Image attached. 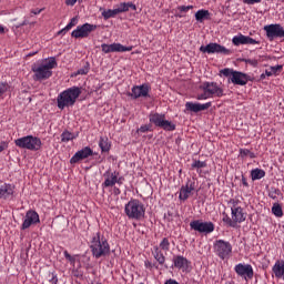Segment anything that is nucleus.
Returning a JSON list of instances; mask_svg holds the SVG:
<instances>
[{
    "label": "nucleus",
    "mask_w": 284,
    "mask_h": 284,
    "mask_svg": "<svg viewBox=\"0 0 284 284\" xmlns=\"http://www.w3.org/2000/svg\"><path fill=\"white\" fill-rule=\"evenodd\" d=\"M74 139H77V136H74V133H72L70 131H63L61 134L62 143H68L69 141H74Z\"/></svg>",
    "instance_id": "obj_32"
},
{
    "label": "nucleus",
    "mask_w": 284,
    "mask_h": 284,
    "mask_svg": "<svg viewBox=\"0 0 284 284\" xmlns=\"http://www.w3.org/2000/svg\"><path fill=\"white\" fill-rule=\"evenodd\" d=\"M196 172L200 176H203V174H205V172H203V169H196Z\"/></svg>",
    "instance_id": "obj_57"
},
{
    "label": "nucleus",
    "mask_w": 284,
    "mask_h": 284,
    "mask_svg": "<svg viewBox=\"0 0 284 284\" xmlns=\"http://www.w3.org/2000/svg\"><path fill=\"white\" fill-rule=\"evenodd\" d=\"M108 185H109V182H108V179H105L104 182L102 183L103 190H105V187H108Z\"/></svg>",
    "instance_id": "obj_60"
},
{
    "label": "nucleus",
    "mask_w": 284,
    "mask_h": 284,
    "mask_svg": "<svg viewBox=\"0 0 284 284\" xmlns=\"http://www.w3.org/2000/svg\"><path fill=\"white\" fill-rule=\"evenodd\" d=\"M232 43L234 45H254L256 43H258V41H256L255 39L248 37V36H235L232 39Z\"/></svg>",
    "instance_id": "obj_21"
},
{
    "label": "nucleus",
    "mask_w": 284,
    "mask_h": 284,
    "mask_svg": "<svg viewBox=\"0 0 284 284\" xmlns=\"http://www.w3.org/2000/svg\"><path fill=\"white\" fill-rule=\"evenodd\" d=\"M213 252L221 261H230L232 256V243L225 240H216L213 243Z\"/></svg>",
    "instance_id": "obj_5"
},
{
    "label": "nucleus",
    "mask_w": 284,
    "mask_h": 284,
    "mask_svg": "<svg viewBox=\"0 0 284 284\" xmlns=\"http://www.w3.org/2000/svg\"><path fill=\"white\" fill-rule=\"evenodd\" d=\"M49 276H50L49 283H52V284L59 283V277H57L54 273L49 274Z\"/></svg>",
    "instance_id": "obj_47"
},
{
    "label": "nucleus",
    "mask_w": 284,
    "mask_h": 284,
    "mask_svg": "<svg viewBox=\"0 0 284 284\" xmlns=\"http://www.w3.org/2000/svg\"><path fill=\"white\" fill-rule=\"evenodd\" d=\"M160 250H163L164 252H170V240L168 237H164L160 242Z\"/></svg>",
    "instance_id": "obj_38"
},
{
    "label": "nucleus",
    "mask_w": 284,
    "mask_h": 284,
    "mask_svg": "<svg viewBox=\"0 0 284 284\" xmlns=\"http://www.w3.org/2000/svg\"><path fill=\"white\" fill-rule=\"evenodd\" d=\"M100 12H101L102 17H103L105 20H108V11L105 10V8L100 7Z\"/></svg>",
    "instance_id": "obj_51"
},
{
    "label": "nucleus",
    "mask_w": 284,
    "mask_h": 284,
    "mask_svg": "<svg viewBox=\"0 0 284 284\" xmlns=\"http://www.w3.org/2000/svg\"><path fill=\"white\" fill-rule=\"evenodd\" d=\"M94 154V151L90 146H85L82 150H79L74 153V155L70 159L71 165H74L77 163H81V161H84V159H89V156H92Z\"/></svg>",
    "instance_id": "obj_16"
},
{
    "label": "nucleus",
    "mask_w": 284,
    "mask_h": 284,
    "mask_svg": "<svg viewBox=\"0 0 284 284\" xmlns=\"http://www.w3.org/2000/svg\"><path fill=\"white\" fill-rule=\"evenodd\" d=\"M178 10L179 12H189V10H194V6H180Z\"/></svg>",
    "instance_id": "obj_44"
},
{
    "label": "nucleus",
    "mask_w": 284,
    "mask_h": 284,
    "mask_svg": "<svg viewBox=\"0 0 284 284\" xmlns=\"http://www.w3.org/2000/svg\"><path fill=\"white\" fill-rule=\"evenodd\" d=\"M195 185H196L195 182H187L186 185L182 186L180 189V195H179L180 201H187L192 192H194Z\"/></svg>",
    "instance_id": "obj_22"
},
{
    "label": "nucleus",
    "mask_w": 284,
    "mask_h": 284,
    "mask_svg": "<svg viewBox=\"0 0 284 284\" xmlns=\"http://www.w3.org/2000/svg\"><path fill=\"white\" fill-rule=\"evenodd\" d=\"M266 77H276V73H274V72L262 73L260 77L261 81H263V79H265Z\"/></svg>",
    "instance_id": "obj_48"
},
{
    "label": "nucleus",
    "mask_w": 284,
    "mask_h": 284,
    "mask_svg": "<svg viewBox=\"0 0 284 284\" xmlns=\"http://www.w3.org/2000/svg\"><path fill=\"white\" fill-rule=\"evenodd\" d=\"M124 212L128 219L142 221V219H145V204L140 200L132 199L125 204Z\"/></svg>",
    "instance_id": "obj_2"
},
{
    "label": "nucleus",
    "mask_w": 284,
    "mask_h": 284,
    "mask_svg": "<svg viewBox=\"0 0 284 284\" xmlns=\"http://www.w3.org/2000/svg\"><path fill=\"white\" fill-rule=\"evenodd\" d=\"M37 223H41L39 213H37V211L29 210L26 213L21 230H28L31 225H37Z\"/></svg>",
    "instance_id": "obj_15"
},
{
    "label": "nucleus",
    "mask_w": 284,
    "mask_h": 284,
    "mask_svg": "<svg viewBox=\"0 0 284 284\" xmlns=\"http://www.w3.org/2000/svg\"><path fill=\"white\" fill-rule=\"evenodd\" d=\"M102 50L108 54V44H102Z\"/></svg>",
    "instance_id": "obj_61"
},
{
    "label": "nucleus",
    "mask_w": 284,
    "mask_h": 284,
    "mask_svg": "<svg viewBox=\"0 0 284 284\" xmlns=\"http://www.w3.org/2000/svg\"><path fill=\"white\" fill-rule=\"evenodd\" d=\"M200 90H203V93L196 95L197 101H206V99H213V97L221 99L224 95L223 89L216 82H204L200 85Z\"/></svg>",
    "instance_id": "obj_3"
},
{
    "label": "nucleus",
    "mask_w": 284,
    "mask_h": 284,
    "mask_svg": "<svg viewBox=\"0 0 284 284\" xmlns=\"http://www.w3.org/2000/svg\"><path fill=\"white\" fill-rule=\"evenodd\" d=\"M115 183H119L121 185L122 182L121 179L116 176V173H113L111 175V180L108 181V186L110 187V185H115Z\"/></svg>",
    "instance_id": "obj_40"
},
{
    "label": "nucleus",
    "mask_w": 284,
    "mask_h": 284,
    "mask_svg": "<svg viewBox=\"0 0 284 284\" xmlns=\"http://www.w3.org/2000/svg\"><path fill=\"white\" fill-rule=\"evenodd\" d=\"M222 74L224 77H230L231 74V81L234 85H247L248 81H254V77L243 72H223Z\"/></svg>",
    "instance_id": "obj_10"
},
{
    "label": "nucleus",
    "mask_w": 284,
    "mask_h": 284,
    "mask_svg": "<svg viewBox=\"0 0 284 284\" xmlns=\"http://www.w3.org/2000/svg\"><path fill=\"white\" fill-rule=\"evenodd\" d=\"M246 63H248L250 65H253V68H256L258 65L257 60H246Z\"/></svg>",
    "instance_id": "obj_52"
},
{
    "label": "nucleus",
    "mask_w": 284,
    "mask_h": 284,
    "mask_svg": "<svg viewBox=\"0 0 284 284\" xmlns=\"http://www.w3.org/2000/svg\"><path fill=\"white\" fill-rule=\"evenodd\" d=\"M246 6H254V3H261V0H243Z\"/></svg>",
    "instance_id": "obj_49"
},
{
    "label": "nucleus",
    "mask_w": 284,
    "mask_h": 284,
    "mask_svg": "<svg viewBox=\"0 0 284 284\" xmlns=\"http://www.w3.org/2000/svg\"><path fill=\"white\" fill-rule=\"evenodd\" d=\"M210 108H212V102H206L204 104L194 102L185 103V110H187L189 112H203L204 110H210Z\"/></svg>",
    "instance_id": "obj_20"
},
{
    "label": "nucleus",
    "mask_w": 284,
    "mask_h": 284,
    "mask_svg": "<svg viewBox=\"0 0 284 284\" xmlns=\"http://www.w3.org/2000/svg\"><path fill=\"white\" fill-rule=\"evenodd\" d=\"M242 185H244V187H250V184L247 183V179L245 176H242Z\"/></svg>",
    "instance_id": "obj_55"
},
{
    "label": "nucleus",
    "mask_w": 284,
    "mask_h": 284,
    "mask_svg": "<svg viewBox=\"0 0 284 284\" xmlns=\"http://www.w3.org/2000/svg\"><path fill=\"white\" fill-rule=\"evenodd\" d=\"M57 65V58L51 57L42 60V63L38 67L37 72H50V70H54Z\"/></svg>",
    "instance_id": "obj_19"
},
{
    "label": "nucleus",
    "mask_w": 284,
    "mask_h": 284,
    "mask_svg": "<svg viewBox=\"0 0 284 284\" xmlns=\"http://www.w3.org/2000/svg\"><path fill=\"white\" fill-rule=\"evenodd\" d=\"M116 14H121V11L119 9V7L116 9L113 10H108V18L110 19V17H116Z\"/></svg>",
    "instance_id": "obj_45"
},
{
    "label": "nucleus",
    "mask_w": 284,
    "mask_h": 284,
    "mask_svg": "<svg viewBox=\"0 0 284 284\" xmlns=\"http://www.w3.org/2000/svg\"><path fill=\"white\" fill-rule=\"evenodd\" d=\"M97 30V24L84 23L82 26H78L75 30L72 31L71 37L73 39H85L90 37V33Z\"/></svg>",
    "instance_id": "obj_11"
},
{
    "label": "nucleus",
    "mask_w": 284,
    "mask_h": 284,
    "mask_svg": "<svg viewBox=\"0 0 284 284\" xmlns=\"http://www.w3.org/2000/svg\"><path fill=\"white\" fill-rule=\"evenodd\" d=\"M108 52H132V47H124L121 43H113L108 47Z\"/></svg>",
    "instance_id": "obj_25"
},
{
    "label": "nucleus",
    "mask_w": 284,
    "mask_h": 284,
    "mask_svg": "<svg viewBox=\"0 0 284 284\" xmlns=\"http://www.w3.org/2000/svg\"><path fill=\"white\" fill-rule=\"evenodd\" d=\"M231 216L235 223V226L239 225V223H245V220L247 219V215L245 212H243V207L240 206V209H233L231 211Z\"/></svg>",
    "instance_id": "obj_24"
},
{
    "label": "nucleus",
    "mask_w": 284,
    "mask_h": 284,
    "mask_svg": "<svg viewBox=\"0 0 284 284\" xmlns=\"http://www.w3.org/2000/svg\"><path fill=\"white\" fill-rule=\"evenodd\" d=\"M190 227L199 234H212L215 230V225L212 222H203V220H193L190 222Z\"/></svg>",
    "instance_id": "obj_7"
},
{
    "label": "nucleus",
    "mask_w": 284,
    "mask_h": 284,
    "mask_svg": "<svg viewBox=\"0 0 284 284\" xmlns=\"http://www.w3.org/2000/svg\"><path fill=\"white\" fill-rule=\"evenodd\" d=\"M229 204L231 205V212H232L233 210H236V209H240V207H241V206H239V201H237V200H234V199L230 200Z\"/></svg>",
    "instance_id": "obj_46"
},
{
    "label": "nucleus",
    "mask_w": 284,
    "mask_h": 284,
    "mask_svg": "<svg viewBox=\"0 0 284 284\" xmlns=\"http://www.w3.org/2000/svg\"><path fill=\"white\" fill-rule=\"evenodd\" d=\"M90 248L95 258H101V256H105V253L108 252V244L105 242H101L99 236H93Z\"/></svg>",
    "instance_id": "obj_8"
},
{
    "label": "nucleus",
    "mask_w": 284,
    "mask_h": 284,
    "mask_svg": "<svg viewBox=\"0 0 284 284\" xmlns=\"http://www.w3.org/2000/svg\"><path fill=\"white\" fill-rule=\"evenodd\" d=\"M67 3L68 6H74V3H77V0H68Z\"/></svg>",
    "instance_id": "obj_59"
},
{
    "label": "nucleus",
    "mask_w": 284,
    "mask_h": 284,
    "mask_svg": "<svg viewBox=\"0 0 284 284\" xmlns=\"http://www.w3.org/2000/svg\"><path fill=\"white\" fill-rule=\"evenodd\" d=\"M272 213L274 214V216H276L277 219H281V216H283V206H281V204L275 203L272 206Z\"/></svg>",
    "instance_id": "obj_33"
},
{
    "label": "nucleus",
    "mask_w": 284,
    "mask_h": 284,
    "mask_svg": "<svg viewBox=\"0 0 284 284\" xmlns=\"http://www.w3.org/2000/svg\"><path fill=\"white\" fill-rule=\"evenodd\" d=\"M150 123H153L155 128H161L165 132H174L176 130V124L172 123V121L165 119V114L161 113H151L149 115Z\"/></svg>",
    "instance_id": "obj_6"
},
{
    "label": "nucleus",
    "mask_w": 284,
    "mask_h": 284,
    "mask_svg": "<svg viewBox=\"0 0 284 284\" xmlns=\"http://www.w3.org/2000/svg\"><path fill=\"white\" fill-rule=\"evenodd\" d=\"M21 26H28V22H27V21H23V22L21 23Z\"/></svg>",
    "instance_id": "obj_64"
},
{
    "label": "nucleus",
    "mask_w": 284,
    "mask_h": 284,
    "mask_svg": "<svg viewBox=\"0 0 284 284\" xmlns=\"http://www.w3.org/2000/svg\"><path fill=\"white\" fill-rule=\"evenodd\" d=\"M240 156L241 159H245L250 156V159H256V153L250 151V149H240Z\"/></svg>",
    "instance_id": "obj_35"
},
{
    "label": "nucleus",
    "mask_w": 284,
    "mask_h": 284,
    "mask_svg": "<svg viewBox=\"0 0 284 284\" xmlns=\"http://www.w3.org/2000/svg\"><path fill=\"white\" fill-rule=\"evenodd\" d=\"M133 99H141V97H150V84L135 85L131 90Z\"/></svg>",
    "instance_id": "obj_18"
},
{
    "label": "nucleus",
    "mask_w": 284,
    "mask_h": 284,
    "mask_svg": "<svg viewBox=\"0 0 284 284\" xmlns=\"http://www.w3.org/2000/svg\"><path fill=\"white\" fill-rule=\"evenodd\" d=\"M273 276L277 280L284 281V260H276L272 266Z\"/></svg>",
    "instance_id": "obj_23"
},
{
    "label": "nucleus",
    "mask_w": 284,
    "mask_h": 284,
    "mask_svg": "<svg viewBox=\"0 0 284 284\" xmlns=\"http://www.w3.org/2000/svg\"><path fill=\"white\" fill-rule=\"evenodd\" d=\"M267 39L270 41H274V39H283L284 38V29L281 24H268L264 27Z\"/></svg>",
    "instance_id": "obj_12"
},
{
    "label": "nucleus",
    "mask_w": 284,
    "mask_h": 284,
    "mask_svg": "<svg viewBox=\"0 0 284 284\" xmlns=\"http://www.w3.org/2000/svg\"><path fill=\"white\" fill-rule=\"evenodd\" d=\"M0 199L12 201L14 199V185L8 183L0 185Z\"/></svg>",
    "instance_id": "obj_17"
},
{
    "label": "nucleus",
    "mask_w": 284,
    "mask_h": 284,
    "mask_svg": "<svg viewBox=\"0 0 284 284\" xmlns=\"http://www.w3.org/2000/svg\"><path fill=\"white\" fill-rule=\"evenodd\" d=\"M99 148L102 152H108V136L100 138Z\"/></svg>",
    "instance_id": "obj_37"
},
{
    "label": "nucleus",
    "mask_w": 284,
    "mask_h": 284,
    "mask_svg": "<svg viewBox=\"0 0 284 284\" xmlns=\"http://www.w3.org/2000/svg\"><path fill=\"white\" fill-rule=\"evenodd\" d=\"M52 77V72H37L33 74V79L36 81H47V79H50Z\"/></svg>",
    "instance_id": "obj_29"
},
{
    "label": "nucleus",
    "mask_w": 284,
    "mask_h": 284,
    "mask_svg": "<svg viewBox=\"0 0 284 284\" xmlns=\"http://www.w3.org/2000/svg\"><path fill=\"white\" fill-rule=\"evenodd\" d=\"M222 221L229 227H236V223L234 222V219L230 217V215H227V213H223Z\"/></svg>",
    "instance_id": "obj_36"
},
{
    "label": "nucleus",
    "mask_w": 284,
    "mask_h": 284,
    "mask_svg": "<svg viewBox=\"0 0 284 284\" xmlns=\"http://www.w3.org/2000/svg\"><path fill=\"white\" fill-rule=\"evenodd\" d=\"M4 150H8V142L2 141L0 142V152H3Z\"/></svg>",
    "instance_id": "obj_50"
},
{
    "label": "nucleus",
    "mask_w": 284,
    "mask_h": 284,
    "mask_svg": "<svg viewBox=\"0 0 284 284\" xmlns=\"http://www.w3.org/2000/svg\"><path fill=\"white\" fill-rule=\"evenodd\" d=\"M144 267H146V270H154V267L155 270H159V265H156V263H152L148 260L144 262Z\"/></svg>",
    "instance_id": "obj_43"
},
{
    "label": "nucleus",
    "mask_w": 284,
    "mask_h": 284,
    "mask_svg": "<svg viewBox=\"0 0 284 284\" xmlns=\"http://www.w3.org/2000/svg\"><path fill=\"white\" fill-rule=\"evenodd\" d=\"M79 97H81V88L79 87H71L62 91L57 98L58 109L65 110V108H72Z\"/></svg>",
    "instance_id": "obj_1"
},
{
    "label": "nucleus",
    "mask_w": 284,
    "mask_h": 284,
    "mask_svg": "<svg viewBox=\"0 0 284 284\" xmlns=\"http://www.w3.org/2000/svg\"><path fill=\"white\" fill-rule=\"evenodd\" d=\"M152 255L159 265H165V255H163V251L159 246H153Z\"/></svg>",
    "instance_id": "obj_26"
},
{
    "label": "nucleus",
    "mask_w": 284,
    "mask_h": 284,
    "mask_svg": "<svg viewBox=\"0 0 284 284\" xmlns=\"http://www.w3.org/2000/svg\"><path fill=\"white\" fill-rule=\"evenodd\" d=\"M63 254H64V258H67V261H69V263H71V265H74V263H77V257L70 255V253L68 251H64Z\"/></svg>",
    "instance_id": "obj_42"
},
{
    "label": "nucleus",
    "mask_w": 284,
    "mask_h": 284,
    "mask_svg": "<svg viewBox=\"0 0 284 284\" xmlns=\"http://www.w3.org/2000/svg\"><path fill=\"white\" fill-rule=\"evenodd\" d=\"M77 23H79V18H77V17L72 18L70 20V22L65 26V28L60 30L58 32V34H64V32H68V31L72 30V28H74V26H77Z\"/></svg>",
    "instance_id": "obj_28"
},
{
    "label": "nucleus",
    "mask_w": 284,
    "mask_h": 284,
    "mask_svg": "<svg viewBox=\"0 0 284 284\" xmlns=\"http://www.w3.org/2000/svg\"><path fill=\"white\" fill-rule=\"evenodd\" d=\"M138 134L140 133H145V132H152V125L151 124H144V125H141L139 129H138Z\"/></svg>",
    "instance_id": "obj_41"
},
{
    "label": "nucleus",
    "mask_w": 284,
    "mask_h": 284,
    "mask_svg": "<svg viewBox=\"0 0 284 284\" xmlns=\"http://www.w3.org/2000/svg\"><path fill=\"white\" fill-rule=\"evenodd\" d=\"M271 70H273L274 72H278V70H283V65L277 64L275 67H272Z\"/></svg>",
    "instance_id": "obj_54"
},
{
    "label": "nucleus",
    "mask_w": 284,
    "mask_h": 284,
    "mask_svg": "<svg viewBox=\"0 0 284 284\" xmlns=\"http://www.w3.org/2000/svg\"><path fill=\"white\" fill-rule=\"evenodd\" d=\"M200 52H206L207 54H230V50L219 43H209L207 45H202Z\"/></svg>",
    "instance_id": "obj_14"
},
{
    "label": "nucleus",
    "mask_w": 284,
    "mask_h": 284,
    "mask_svg": "<svg viewBox=\"0 0 284 284\" xmlns=\"http://www.w3.org/2000/svg\"><path fill=\"white\" fill-rule=\"evenodd\" d=\"M4 28L2 26H0V32H4Z\"/></svg>",
    "instance_id": "obj_63"
},
{
    "label": "nucleus",
    "mask_w": 284,
    "mask_h": 284,
    "mask_svg": "<svg viewBox=\"0 0 284 284\" xmlns=\"http://www.w3.org/2000/svg\"><path fill=\"white\" fill-rule=\"evenodd\" d=\"M207 17H210V11H207V10H199L195 13V19L200 23H203V21H205V19H207Z\"/></svg>",
    "instance_id": "obj_31"
},
{
    "label": "nucleus",
    "mask_w": 284,
    "mask_h": 284,
    "mask_svg": "<svg viewBox=\"0 0 284 284\" xmlns=\"http://www.w3.org/2000/svg\"><path fill=\"white\" fill-rule=\"evenodd\" d=\"M114 193H115V194H121V190L115 189Z\"/></svg>",
    "instance_id": "obj_62"
},
{
    "label": "nucleus",
    "mask_w": 284,
    "mask_h": 284,
    "mask_svg": "<svg viewBox=\"0 0 284 284\" xmlns=\"http://www.w3.org/2000/svg\"><path fill=\"white\" fill-rule=\"evenodd\" d=\"M17 148L21 150H30V152H39L43 143L34 135H27L14 140Z\"/></svg>",
    "instance_id": "obj_4"
},
{
    "label": "nucleus",
    "mask_w": 284,
    "mask_h": 284,
    "mask_svg": "<svg viewBox=\"0 0 284 284\" xmlns=\"http://www.w3.org/2000/svg\"><path fill=\"white\" fill-rule=\"evenodd\" d=\"M130 8H132V10H136V4H134L132 2H122L118 6L120 13L128 12V10H130Z\"/></svg>",
    "instance_id": "obj_30"
},
{
    "label": "nucleus",
    "mask_w": 284,
    "mask_h": 284,
    "mask_svg": "<svg viewBox=\"0 0 284 284\" xmlns=\"http://www.w3.org/2000/svg\"><path fill=\"white\" fill-rule=\"evenodd\" d=\"M220 72H236V71H234V70H232V69H222V70H220Z\"/></svg>",
    "instance_id": "obj_58"
},
{
    "label": "nucleus",
    "mask_w": 284,
    "mask_h": 284,
    "mask_svg": "<svg viewBox=\"0 0 284 284\" xmlns=\"http://www.w3.org/2000/svg\"><path fill=\"white\" fill-rule=\"evenodd\" d=\"M164 284H180V283L174 278H169L164 282Z\"/></svg>",
    "instance_id": "obj_53"
},
{
    "label": "nucleus",
    "mask_w": 284,
    "mask_h": 284,
    "mask_svg": "<svg viewBox=\"0 0 284 284\" xmlns=\"http://www.w3.org/2000/svg\"><path fill=\"white\" fill-rule=\"evenodd\" d=\"M31 12L32 14H41V12H43V9L32 10Z\"/></svg>",
    "instance_id": "obj_56"
},
{
    "label": "nucleus",
    "mask_w": 284,
    "mask_h": 284,
    "mask_svg": "<svg viewBox=\"0 0 284 284\" xmlns=\"http://www.w3.org/2000/svg\"><path fill=\"white\" fill-rule=\"evenodd\" d=\"M252 181H261V179H265V170L263 169H253L251 171Z\"/></svg>",
    "instance_id": "obj_27"
},
{
    "label": "nucleus",
    "mask_w": 284,
    "mask_h": 284,
    "mask_svg": "<svg viewBox=\"0 0 284 284\" xmlns=\"http://www.w3.org/2000/svg\"><path fill=\"white\" fill-rule=\"evenodd\" d=\"M192 170H203V168H207V162L201 160H194L191 164Z\"/></svg>",
    "instance_id": "obj_34"
},
{
    "label": "nucleus",
    "mask_w": 284,
    "mask_h": 284,
    "mask_svg": "<svg viewBox=\"0 0 284 284\" xmlns=\"http://www.w3.org/2000/svg\"><path fill=\"white\" fill-rule=\"evenodd\" d=\"M172 263L175 270H181L182 272H190L192 267V262L183 255H173Z\"/></svg>",
    "instance_id": "obj_13"
},
{
    "label": "nucleus",
    "mask_w": 284,
    "mask_h": 284,
    "mask_svg": "<svg viewBox=\"0 0 284 284\" xmlns=\"http://www.w3.org/2000/svg\"><path fill=\"white\" fill-rule=\"evenodd\" d=\"M234 272L244 281H252L254 278V267H252V264L239 263L234 266Z\"/></svg>",
    "instance_id": "obj_9"
},
{
    "label": "nucleus",
    "mask_w": 284,
    "mask_h": 284,
    "mask_svg": "<svg viewBox=\"0 0 284 284\" xmlns=\"http://www.w3.org/2000/svg\"><path fill=\"white\" fill-rule=\"evenodd\" d=\"M6 92H10V83L0 82V97H3Z\"/></svg>",
    "instance_id": "obj_39"
}]
</instances>
